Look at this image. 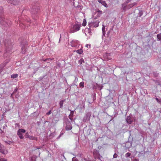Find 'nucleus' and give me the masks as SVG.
Listing matches in <instances>:
<instances>
[{"instance_id":"obj_1","label":"nucleus","mask_w":161,"mask_h":161,"mask_svg":"<svg viewBox=\"0 0 161 161\" xmlns=\"http://www.w3.org/2000/svg\"><path fill=\"white\" fill-rule=\"evenodd\" d=\"M81 26V24H76L73 25L71 31H70V33L75 32L79 31Z\"/></svg>"},{"instance_id":"obj_2","label":"nucleus","mask_w":161,"mask_h":161,"mask_svg":"<svg viewBox=\"0 0 161 161\" xmlns=\"http://www.w3.org/2000/svg\"><path fill=\"white\" fill-rule=\"evenodd\" d=\"M5 45L6 48V52H11L12 49V44L10 41L7 43H6Z\"/></svg>"},{"instance_id":"obj_3","label":"nucleus","mask_w":161,"mask_h":161,"mask_svg":"<svg viewBox=\"0 0 161 161\" xmlns=\"http://www.w3.org/2000/svg\"><path fill=\"white\" fill-rule=\"evenodd\" d=\"M7 19L4 18L3 15L0 16V25H5L7 23Z\"/></svg>"},{"instance_id":"obj_4","label":"nucleus","mask_w":161,"mask_h":161,"mask_svg":"<svg viewBox=\"0 0 161 161\" xmlns=\"http://www.w3.org/2000/svg\"><path fill=\"white\" fill-rule=\"evenodd\" d=\"M0 152L4 154H6L8 153V151L5 149L4 146L0 144Z\"/></svg>"},{"instance_id":"obj_5","label":"nucleus","mask_w":161,"mask_h":161,"mask_svg":"<svg viewBox=\"0 0 161 161\" xmlns=\"http://www.w3.org/2000/svg\"><path fill=\"white\" fill-rule=\"evenodd\" d=\"M100 22L98 20L93 21L91 23L90 25L91 26L94 27H97L99 26V24Z\"/></svg>"},{"instance_id":"obj_6","label":"nucleus","mask_w":161,"mask_h":161,"mask_svg":"<svg viewBox=\"0 0 161 161\" xmlns=\"http://www.w3.org/2000/svg\"><path fill=\"white\" fill-rule=\"evenodd\" d=\"M70 45L72 47H76L77 46V44L79 43V41L76 40H73L70 42Z\"/></svg>"},{"instance_id":"obj_7","label":"nucleus","mask_w":161,"mask_h":161,"mask_svg":"<svg viewBox=\"0 0 161 161\" xmlns=\"http://www.w3.org/2000/svg\"><path fill=\"white\" fill-rule=\"evenodd\" d=\"M72 127L71 125L69 122H68L66 123V130H70L72 128Z\"/></svg>"},{"instance_id":"obj_8","label":"nucleus","mask_w":161,"mask_h":161,"mask_svg":"<svg viewBox=\"0 0 161 161\" xmlns=\"http://www.w3.org/2000/svg\"><path fill=\"white\" fill-rule=\"evenodd\" d=\"M104 58L107 60L111 59L112 58L110 54L109 53H106L104 55Z\"/></svg>"},{"instance_id":"obj_9","label":"nucleus","mask_w":161,"mask_h":161,"mask_svg":"<svg viewBox=\"0 0 161 161\" xmlns=\"http://www.w3.org/2000/svg\"><path fill=\"white\" fill-rule=\"evenodd\" d=\"M26 45H21V53L22 54H25L26 52Z\"/></svg>"},{"instance_id":"obj_10","label":"nucleus","mask_w":161,"mask_h":161,"mask_svg":"<svg viewBox=\"0 0 161 161\" xmlns=\"http://www.w3.org/2000/svg\"><path fill=\"white\" fill-rule=\"evenodd\" d=\"M97 1L99 3H101L105 7L107 8L108 7L107 4L104 1H103L102 0H98Z\"/></svg>"},{"instance_id":"obj_11","label":"nucleus","mask_w":161,"mask_h":161,"mask_svg":"<svg viewBox=\"0 0 161 161\" xmlns=\"http://www.w3.org/2000/svg\"><path fill=\"white\" fill-rule=\"evenodd\" d=\"M126 120L127 122L130 124H131L132 122V118L130 116H128L127 117Z\"/></svg>"},{"instance_id":"obj_12","label":"nucleus","mask_w":161,"mask_h":161,"mask_svg":"<svg viewBox=\"0 0 161 161\" xmlns=\"http://www.w3.org/2000/svg\"><path fill=\"white\" fill-rule=\"evenodd\" d=\"M26 132V131H25V130L24 129H19L18 131V132H18V133H25Z\"/></svg>"},{"instance_id":"obj_13","label":"nucleus","mask_w":161,"mask_h":161,"mask_svg":"<svg viewBox=\"0 0 161 161\" xmlns=\"http://www.w3.org/2000/svg\"><path fill=\"white\" fill-rule=\"evenodd\" d=\"M76 52L79 54H81L83 52V50L82 48L77 50L76 51Z\"/></svg>"},{"instance_id":"obj_14","label":"nucleus","mask_w":161,"mask_h":161,"mask_svg":"<svg viewBox=\"0 0 161 161\" xmlns=\"http://www.w3.org/2000/svg\"><path fill=\"white\" fill-rule=\"evenodd\" d=\"M18 76V75L17 74H13L11 75V78L14 79L16 78Z\"/></svg>"},{"instance_id":"obj_15","label":"nucleus","mask_w":161,"mask_h":161,"mask_svg":"<svg viewBox=\"0 0 161 161\" xmlns=\"http://www.w3.org/2000/svg\"><path fill=\"white\" fill-rule=\"evenodd\" d=\"M17 135L20 139H22L24 138V136L22 133H18V132H17Z\"/></svg>"},{"instance_id":"obj_16","label":"nucleus","mask_w":161,"mask_h":161,"mask_svg":"<svg viewBox=\"0 0 161 161\" xmlns=\"http://www.w3.org/2000/svg\"><path fill=\"white\" fill-rule=\"evenodd\" d=\"M86 25V20L85 19H83V22L82 23V25L83 26H85Z\"/></svg>"},{"instance_id":"obj_17","label":"nucleus","mask_w":161,"mask_h":161,"mask_svg":"<svg viewBox=\"0 0 161 161\" xmlns=\"http://www.w3.org/2000/svg\"><path fill=\"white\" fill-rule=\"evenodd\" d=\"M157 38L159 40H161V34H158L157 35Z\"/></svg>"},{"instance_id":"obj_18","label":"nucleus","mask_w":161,"mask_h":161,"mask_svg":"<svg viewBox=\"0 0 161 161\" xmlns=\"http://www.w3.org/2000/svg\"><path fill=\"white\" fill-rule=\"evenodd\" d=\"M64 102V101H63V100H62L60 101V102L59 103V105L60 106V107L61 108L62 107Z\"/></svg>"},{"instance_id":"obj_19","label":"nucleus","mask_w":161,"mask_h":161,"mask_svg":"<svg viewBox=\"0 0 161 161\" xmlns=\"http://www.w3.org/2000/svg\"><path fill=\"white\" fill-rule=\"evenodd\" d=\"M83 62H84V61L83 59L82 58L79 61V63L80 64V65H81L82 64V63Z\"/></svg>"},{"instance_id":"obj_20","label":"nucleus","mask_w":161,"mask_h":161,"mask_svg":"<svg viewBox=\"0 0 161 161\" xmlns=\"http://www.w3.org/2000/svg\"><path fill=\"white\" fill-rule=\"evenodd\" d=\"M80 87H84V83L83 82H81L80 83Z\"/></svg>"},{"instance_id":"obj_21","label":"nucleus","mask_w":161,"mask_h":161,"mask_svg":"<svg viewBox=\"0 0 161 161\" xmlns=\"http://www.w3.org/2000/svg\"><path fill=\"white\" fill-rule=\"evenodd\" d=\"M131 155V153H128L125 154V156L126 157H130Z\"/></svg>"},{"instance_id":"obj_22","label":"nucleus","mask_w":161,"mask_h":161,"mask_svg":"<svg viewBox=\"0 0 161 161\" xmlns=\"http://www.w3.org/2000/svg\"><path fill=\"white\" fill-rule=\"evenodd\" d=\"M155 99L158 103H161V99L159 100L157 98H156Z\"/></svg>"},{"instance_id":"obj_23","label":"nucleus","mask_w":161,"mask_h":161,"mask_svg":"<svg viewBox=\"0 0 161 161\" xmlns=\"http://www.w3.org/2000/svg\"><path fill=\"white\" fill-rule=\"evenodd\" d=\"M0 161H7V160L5 158H1L0 159Z\"/></svg>"},{"instance_id":"obj_24","label":"nucleus","mask_w":161,"mask_h":161,"mask_svg":"<svg viewBox=\"0 0 161 161\" xmlns=\"http://www.w3.org/2000/svg\"><path fill=\"white\" fill-rule=\"evenodd\" d=\"M35 150L37 152H38V155H40V152L39 150V148H37V149H36Z\"/></svg>"},{"instance_id":"obj_25","label":"nucleus","mask_w":161,"mask_h":161,"mask_svg":"<svg viewBox=\"0 0 161 161\" xmlns=\"http://www.w3.org/2000/svg\"><path fill=\"white\" fill-rule=\"evenodd\" d=\"M118 155L117 154L115 153L114 154L113 156L114 158H116L117 157Z\"/></svg>"},{"instance_id":"obj_26","label":"nucleus","mask_w":161,"mask_h":161,"mask_svg":"<svg viewBox=\"0 0 161 161\" xmlns=\"http://www.w3.org/2000/svg\"><path fill=\"white\" fill-rule=\"evenodd\" d=\"M135 5V3H133L132 4H130V5H129L130 7L131 8V7H133V6H134Z\"/></svg>"},{"instance_id":"obj_27","label":"nucleus","mask_w":161,"mask_h":161,"mask_svg":"<svg viewBox=\"0 0 161 161\" xmlns=\"http://www.w3.org/2000/svg\"><path fill=\"white\" fill-rule=\"evenodd\" d=\"M98 14H99V15H100L102 14V11H101L99 10L98 11Z\"/></svg>"},{"instance_id":"obj_28","label":"nucleus","mask_w":161,"mask_h":161,"mask_svg":"<svg viewBox=\"0 0 161 161\" xmlns=\"http://www.w3.org/2000/svg\"><path fill=\"white\" fill-rule=\"evenodd\" d=\"M105 27L104 26H103L102 28V30L103 32H104V31H105Z\"/></svg>"},{"instance_id":"obj_29","label":"nucleus","mask_w":161,"mask_h":161,"mask_svg":"<svg viewBox=\"0 0 161 161\" xmlns=\"http://www.w3.org/2000/svg\"><path fill=\"white\" fill-rule=\"evenodd\" d=\"M34 138H35V137H33V136H31V137L30 138V139L33 140V139H34Z\"/></svg>"},{"instance_id":"obj_30","label":"nucleus","mask_w":161,"mask_h":161,"mask_svg":"<svg viewBox=\"0 0 161 161\" xmlns=\"http://www.w3.org/2000/svg\"><path fill=\"white\" fill-rule=\"evenodd\" d=\"M131 0H127L126 1V2L127 3H129L130 2Z\"/></svg>"},{"instance_id":"obj_31","label":"nucleus","mask_w":161,"mask_h":161,"mask_svg":"<svg viewBox=\"0 0 161 161\" xmlns=\"http://www.w3.org/2000/svg\"><path fill=\"white\" fill-rule=\"evenodd\" d=\"M50 114V110H49V112L46 114H47V115H49Z\"/></svg>"},{"instance_id":"obj_32","label":"nucleus","mask_w":161,"mask_h":161,"mask_svg":"<svg viewBox=\"0 0 161 161\" xmlns=\"http://www.w3.org/2000/svg\"><path fill=\"white\" fill-rule=\"evenodd\" d=\"M73 161H78L77 159H73Z\"/></svg>"},{"instance_id":"obj_33","label":"nucleus","mask_w":161,"mask_h":161,"mask_svg":"<svg viewBox=\"0 0 161 161\" xmlns=\"http://www.w3.org/2000/svg\"><path fill=\"white\" fill-rule=\"evenodd\" d=\"M47 60H48V59H46V60H45V61H47Z\"/></svg>"},{"instance_id":"obj_34","label":"nucleus","mask_w":161,"mask_h":161,"mask_svg":"<svg viewBox=\"0 0 161 161\" xmlns=\"http://www.w3.org/2000/svg\"><path fill=\"white\" fill-rule=\"evenodd\" d=\"M88 45H86V47H88Z\"/></svg>"},{"instance_id":"obj_35","label":"nucleus","mask_w":161,"mask_h":161,"mask_svg":"<svg viewBox=\"0 0 161 161\" xmlns=\"http://www.w3.org/2000/svg\"><path fill=\"white\" fill-rule=\"evenodd\" d=\"M35 140H36V138L35 137Z\"/></svg>"}]
</instances>
